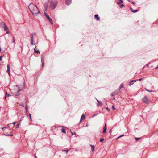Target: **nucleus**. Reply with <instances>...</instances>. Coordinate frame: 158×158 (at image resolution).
I'll use <instances>...</instances> for the list:
<instances>
[{
	"label": "nucleus",
	"instance_id": "f257e3e1",
	"mask_svg": "<svg viewBox=\"0 0 158 158\" xmlns=\"http://www.w3.org/2000/svg\"><path fill=\"white\" fill-rule=\"evenodd\" d=\"M28 8L32 14H37L40 13V11L36 6L33 3H31L28 6Z\"/></svg>",
	"mask_w": 158,
	"mask_h": 158
},
{
	"label": "nucleus",
	"instance_id": "f03ea898",
	"mask_svg": "<svg viewBox=\"0 0 158 158\" xmlns=\"http://www.w3.org/2000/svg\"><path fill=\"white\" fill-rule=\"evenodd\" d=\"M58 2L57 1L55 0H51L50 2L49 5V8L51 10L54 9L57 5Z\"/></svg>",
	"mask_w": 158,
	"mask_h": 158
},
{
	"label": "nucleus",
	"instance_id": "7ed1b4c3",
	"mask_svg": "<svg viewBox=\"0 0 158 158\" xmlns=\"http://www.w3.org/2000/svg\"><path fill=\"white\" fill-rule=\"evenodd\" d=\"M36 35V33H32L30 35V38H31V45H35V43H33V40H34V38L35 37V36L34 37V36H35Z\"/></svg>",
	"mask_w": 158,
	"mask_h": 158
},
{
	"label": "nucleus",
	"instance_id": "20e7f679",
	"mask_svg": "<svg viewBox=\"0 0 158 158\" xmlns=\"http://www.w3.org/2000/svg\"><path fill=\"white\" fill-rule=\"evenodd\" d=\"M118 90H115L113 93H111L110 94V95L111 96H114V95H117L118 93Z\"/></svg>",
	"mask_w": 158,
	"mask_h": 158
},
{
	"label": "nucleus",
	"instance_id": "39448f33",
	"mask_svg": "<svg viewBox=\"0 0 158 158\" xmlns=\"http://www.w3.org/2000/svg\"><path fill=\"white\" fill-rule=\"evenodd\" d=\"M44 14L47 19L49 20L50 23L52 24H53V23L52 19L50 18L48 15L46 14V13L45 12Z\"/></svg>",
	"mask_w": 158,
	"mask_h": 158
},
{
	"label": "nucleus",
	"instance_id": "423d86ee",
	"mask_svg": "<svg viewBox=\"0 0 158 158\" xmlns=\"http://www.w3.org/2000/svg\"><path fill=\"white\" fill-rule=\"evenodd\" d=\"M142 101L143 102L147 104H148L149 103L147 97L146 96H145L143 98V99H142Z\"/></svg>",
	"mask_w": 158,
	"mask_h": 158
},
{
	"label": "nucleus",
	"instance_id": "0eeeda50",
	"mask_svg": "<svg viewBox=\"0 0 158 158\" xmlns=\"http://www.w3.org/2000/svg\"><path fill=\"white\" fill-rule=\"evenodd\" d=\"M41 61L42 62V67H43L44 65V58L43 57H42V56H41Z\"/></svg>",
	"mask_w": 158,
	"mask_h": 158
},
{
	"label": "nucleus",
	"instance_id": "6e6552de",
	"mask_svg": "<svg viewBox=\"0 0 158 158\" xmlns=\"http://www.w3.org/2000/svg\"><path fill=\"white\" fill-rule=\"evenodd\" d=\"M71 0H66L65 2V4L67 5H69L71 3Z\"/></svg>",
	"mask_w": 158,
	"mask_h": 158
},
{
	"label": "nucleus",
	"instance_id": "1a4fd4ad",
	"mask_svg": "<svg viewBox=\"0 0 158 158\" xmlns=\"http://www.w3.org/2000/svg\"><path fill=\"white\" fill-rule=\"evenodd\" d=\"M96 99L97 102H98V103L97 105V106H99L102 105V104L101 102H100V101H99L97 99Z\"/></svg>",
	"mask_w": 158,
	"mask_h": 158
},
{
	"label": "nucleus",
	"instance_id": "9d476101",
	"mask_svg": "<svg viewBox=\"0 0 158 158\" xmlns=\"http://www.w3.org/2000/svg\"><path fill=\"white\" fill-rule=\"evenodd\" d=\"M15 123H16L15 122H14L12 123H10L8 125H9V127H10V125H12V126L11 127V128H12L14 127V125L15 124Z\"/></svg>",
	"mask_w": 158,
	"mask_h": 158
},
{
	"label": "nucleus",
	"instance_id": "9b49d317",
	"mask_svg": "<svg viewBox=\"0 0 158 158\" xmlns=\"http://www.w3.org/2000/svg\"><path fill=\"white\" fill-rule=\"evenodd\" d=\"M130 10H131V12L133 13H135L138 11V10H133V8L132 7L130 8Z\"/></svg>",
	"mask_w": 158,
	"mask_h": 158
},
{
	"label": "nucleus",
	"instance_id": "f8f14e48",
	"mask_svg": "<svg viewBox=\"0 0 158 158\" xmlns=\"http://www.w3.org/2000/svg\"><path fill=\"white\" fill-rule=\"evenodd\" d=\"M94 18L95 19H96L98 20L99 21L100 20V18L98 16V15L97 14H96L94 15Z\"/></svg>",
	"mask_w": 158,
	"mask_h": 158
},
{
	"label": "nucleus",
	"instance_id": "ddd939ff",
	"mask_svg": "<svg viewBox=\"0 0 158 158\" xmlns=\"http://www.w3.org/2000/svg\"><path fill=\"white\" fill-rule=\"evenodd\" d=\"M106 131V124H105V126L103 128V133H105Z\"/></svg>",
	"mask_w": 158,
	"mask_h": 158
},
{
	"label": "nucleus",
	"instance_id": "4468645a",
	"mask_svg": "<svg viewBox=\"0 0 158 158\" xmlns=\"http://www.w3.org/2000/svg\"><path fill=\"white\" fill-rule=\"evenodd\" d=\"M85 115L84 114H82L81 117V120H80V123H81V119H85Z\"/></svg>",
	"mask_w": 158,
	"mask_h": 158
},
{
	"label": "nucleus",
	"instance_id": "2eb2a0df",
	"mask_svg": "<svg viewBox=\"0 0 158 158\" xmlns=\"http://www.w3.org/2000/svg\"><path fill=\"white\" fill-rule=\"evenodd\" d=\"M5 30H6L8 29V27L5 24L2 27Z\"/></svg>",
	"mask_w": 158,
	"mask_h": 158
},
{
	"label": "nucleus",
	"instance_id": "dca6fc26",
	"mask_svg": "<svg viewBox=\"0 0 158 158\" xmlns=\"http://www.w3.org/2000/svg\"><path fill=\"white\" fill-rule=\"evenodd\" d=\"M5 24H4L3 22H2L0 23V26L1 27H3V26Z\"/></svg>",
	"mask_w": 158,
	"mask_h": 158
},
{
	"label": "nucleus",
	"instance_id": "f3484780",
	"mask_svg": "<svg viewBox=\"0 0 158 158\" xmlns=\"http://www.w3.org/2000/svg\"><path fill=\"white\" fill-rule=\"evenodd\" d=\"M34 50L35 51V52H36V53H40V51H39V50H36V47H35V48H34Z\"/></svg>",
	"mask_w": 158,
	"mask_h": 158
},
{
	"label": "nucleus",
	"instance_id": "a211bd4d",
	"mask_svg": "<svg viewBox=\"0 0 158 158\" xmlns=\"http://www.w3.org/2000/svg\"><path fill=\"white\" fill-rule=\"evenodd\" d=\"M27 110H28V106H27V104L26 103V107H25V111L26 113L27 112Z\"/></svg>",
	"mask_w": 158,
	"mask_h": 158
},
{
	"label": "nucleus",
	"instance_id": "6ab92c4d",
	"mask_svg": "<svg viewBox=\"0 0 158 158\" xmlns=\"http://www.w3.org/2000/svg\"><path fill=\"white\" fill-rule=\"evenodd\" d=\"M133 81H131L129 83V85L130 86H131L133 85Z\"/></svg>",
	"mask_w": 158,
	"mask_h": 158
},
{
	"label": "nucleus",
	"instance_id": "aec40b11",
	"mask_svg": "<svg viewBox=\"0 0 158 158\" xmlns=\"http://www.w3.org/2000/svg\"><path fill=\"white\" fill-rule=\"evenodd\" d=\"M10 96V94H8L6 92L5 93V99H6V97H9Z\"/></svg>",
	"mask_w": 158,
	"mask_h": 158
},
{
	"label": "nucleus",
	"instance_id": "412c9836",
	"mask_svg": "<svg viewBox=\"0 0 158 158\" xmlns=\"http://www.w3.org/2000/svg\"><path fill=\"white\" fill-rule=\"evenodd\" d=\"M123 83H121L119 89H121V88H123Z\"/></svg>",
	"mask_w": 158,
	"mask_h": 158
},
{
	"label": "nucleus",
	"instance_id": "4be33fe9",
	"mask_svg": "<svg viewBox=\"0 0 158 158\" xmlns=\"http://www.w3.org/2000/svg\"><path fill=\"white\" fill-rule=\"evenodd\" d=\"M90 145L91 147L92 151H93L94 149V145Z\"/></svg>",
	"mask_w": 158,
	"mask_h": 158
},
{
	"label": "nucleus",
	"instance_id": "5701e85b",
	"mask_svg": "<svg viewBox=\"0 0 158 158\" xmlns=\"http://www.w3.org/2000/svg\"><path fill=\"white\" fill-rule=\"evenodd\" d=\"M62 132L64 133H66L65 129L63 128L62 129Z\"/></svg>",
	"mask_w": 158,
	"mask_h": 158
},
{
	"label": "nucleus",
	"instance_id": "b1692460",
	"mask_svg": "<svg viewBox=\"0 0 158 158\" xmlns=\"http://www.w3.org/2000/svg\"><path fill=\"white\" fill-rule=\"evenodd\" d=\"M6 71L8 73L9 75L10 76V69H7Z\"/></svg>",
	"mask_w": 158,
	"mask_h": 158
},
{
	"label": "nucleus",
	"instance_id": "393cba45",
	"mask_svg": "<svg viewBox=\"0 0 158 158\" xmlns=\"http://www.w3.org/2000/svg\"><path fill=\"white\" fill-rule=\"evenodd\" d=\"M140 138H140H140H136V137L135 138V139L136 141L138 140L139 139H140Z\"/></svg>",
	"mask_w": 158,
	"mask_h": 158
},
{
	"label": "nucleus",
	"instance_id": "a878e982",
	"mask_svg": "<svg viewBox=\"0 0 158 158\" xmlns=\"http://www.w3.org/2000/svg\"><path fill=\"white\" fill-rule=\"evenodd\" d=\"M3 135H5V136H12V135H6L5 134H4Z\"/></svg>",
	"mask_w": 158,
	"mask_h": 158
},
{
	"label": "nucleus",
	"instance_id": "bb28decb",
	"mask_svg": "<svg viewBox=\"0 0 158 158\" xmlns=\"http://www.w3.org/2000/svg\"><path fill=\"white\" fill-rule=\"evenodd\" d=\"M7 69H10V66L9 64H8L7 65Z\"/></svg>",
	"mask_w": 158,
	"mask_h": 158
},
{
	"label": "nucleus",
	"instance_id": "cd10ccee",
	"mask_svg": "<svg viewBox=\"0 0 158 158\" xmlns=\"http://www.w3.org/2000/svg\"><path fill=\"white\" fill-rule=\"evenodd\" d=\"M106 110L108 111V112H109L110 111V109H109V108L108 107H106Z\"/></svg>",
	"mask_w": 158,
	"mask_h": 158
},
{
	"label": "nucleus",
	"instance_id": "c85d7f7f",
	"mask_svg": "<svg viewBox=\"0 0 158 158\" xmlns=\"http://www.w3.org/2000/svg\"><path fill=\"white\" fill-rule=\"evenodd\" d=\"M29 117H30V119L31 120V121L32 120V118H31V114L30 113H29Z\"/></svg>",
	"mask_w": 158,
	"mask_h": 158
},
{
	"label": "nucleus",
	"instance_id": "c756f323",
	"mask_svg": "<svg viewBox=\"0 0 158 158\" xmlns=\"http://www.w3.org/2000/svg\"><path fill=\"white\" fill-rule=\"evenodd\" d=\"M104 140V138H102L100 140V141L101 142H103Z\"/></svg>",
	"mask_w": 158,
	"mask_h": 158
},
{
	"label": "nucleus",
	"instance_id": "7c9ffc66",
	"mask_svg": "<svg viewBox=\"0 0 158 158\" xmlns=\"http://www.w3.org/2000/svg\"><path fill=\"white\" fill-rule=\"evenodd\" d=\"M124 6V5L123 4H121L120 6L119 7L120 8H122Z\"/></svg>",
	"mask_w": 158,
	"mask_h": 158
},
{
	"label": "nucleus",
	"instance_id": "2f4dec72",
	"mask_svg": "<svg viewBox=\"0 0 158 158\" xmlns=\"http://www.w3.org/2000/svg\"><path fill=\"white\" fill-rule=\"evenodd\" d=\"M20 105L21 106H22L23 107H24V104H23V103H20Z\"/></svg>",
	"mask_w": 158,
	"mask_h": 158
},
{
	"label": "nucleus",
	"instance_id": "473e14b6",
	"mask_svg": "<svg viewBox=\"0 0 158 158\" xmlns=\"http://www.w3.org/2000/svg\"><path fill=\"white\" fill-rule=\"evenodd\" d=\"M98 114V113H97L96 114H94V115L92 116V118L96 116Z\"/></svg>",
	"mask_w": 158,
	"mask_h": 158
},
{
	"label": "nucleus",
	"instance_id": "72a5a7b5",
	"mask_svg": "<svg viewBox=\"0 0 158 158\" xmlns=\"http://www.w3.org/2000/svg\"><path fill=\"white\" fill-rule=\"evenodd\" d=\"M124 136V135L123 134V135H122L119 136L118 137L117 139H118V138H120V137H123Z\"/></svg>",
	"mask_w": 158,
	"mask_h": 158
},
{
	"label": "nucleus",
	"instance_id": "f704fd0d",
	"mask_svg": "<svg viewBox=\"0 0 158 158\" xmlns=\"http://www.w3.org/2000/svg\"><path fill=\"white\" fill-rule=\"evenodd\" d=\"M69 150V149H67V150H64V151L66 152V153H67L68 152Z\"/></svg>",
	"mask_w": 158,
	"mask_h": 158
},
{
	"label": "nucleus",
	"instance_id": "c9c22d12",
	"mask_svg": "<svg viewBox=\"0 0 158 158\" xmlns=\"http://www.w3.org/2000/svg\"><path fill=\"white\" fill-rule=\"evenodd\" d=\"M20 48L21 49V51H22V50H23V47L22 46H20Z\"/></svg>",
	"mask_w": 158,
	"mask_h": 158
},
{
	"label": "nucleus",
	"instance_id": "e433bc0d",
	"mask_svg": "<svg viewBox=\"0 0 158 158\" xmlns=\"http://www.w3.org/2000/svg\"><path fill=\"white\" fill-rule=\"evenodd\" d=\"M129 2H130L133 4H135V2H130V1H129Z\"/></svg>",
	"mask_w": 158,
	"mask_h": 158
},
{
	"label": "nucleus",
	"instance_id": "4c0bfd02",
	"mask_svg": "<svg viewBox=\"0 0 158 158\" xmlns=\"http://www.w3.org/2000/svg\"><path fill=\"white\" fill-rule=\"evenodd\" d=\"M15 41V39L14 37H13V39L12 41V42L14 43Z\"/></svg>",
	"mask_w": 158,
	"mask_h": 158
},
{
	"label": "nucleus",
	"instance_id": "58836bf2",
	"mask_svg": "<svg viewBox=\"0 0 158 158\" xmlns=\"http://www.w3.org/2000/svg\"><path fill=\"white\" fill-rule=\"evenodd\" d=\"M19 124H17V126H16V128H18L19 127Z\"/></svg>",
	"mask_w": 158,
	"mask_h": 158
},
{
	"label": "nucleus",
	"instance_id": "ea45409f",
	"mask_svg": "<svg viewBox=\"0 0 158 158\" xmlns=\"http://www.w3.org/2000/svg\"><path fill=\"white\" fill-rule=\"evenodd\" d=\"M146 90L149 92H152V91H151V90H148L147 89H146Z\"/></svg>",
	"mask_w": 158,
	"mask_h": 158
},
{
	"label": "nucleus",
	"instance_id": "a19ab883",
	"mask_svg": "<svg viewBox=\"0 0 158 158\" xmlns=\"http://www.w3.org/2000/svg\"><path fill=\"white\" fill-rule=\"evenodd\" d=\"M71 134H72V135H75V132H74V133H73L71 131Z\"/></svg>",
	"mask_w": 158,
	"mask_h": 158
},
{
	"label": "nucleus",
	"instance_id": "79ce46f5",
	"mask_svg": "<svg viewBox=\"0 0 158 158\" xmlns=\"http://www.w3.org/2000/svg\"><path fill=\"white\" fill-rule=\"evenodd\" d=\"M112 109H113V110H114L115 109V108L113 106H112Z\"/></svg>",
	"mask_w": 158,
	"mask_h": 158
},
{
	"label": "nucleus",
	"instance_id": "37998d69",
	"mask_svg": "<svg viewBox=\"0 0 158 158\" xmlns=\"http://www.w3.org/2000/svg\"><path fill=\"white\" fill-rule=\"evenodd\" d=\"M149 64H150L149 63H148L147 64H146V66L147 67H148L149 66Z\"/></svg>",
	"mask_w": 158,
	"mask_h": 158
},
{
	"label": "nucleus",
	"instance_id": "c03bdc74",
	"mask_svg": "<svg viewBox=\"0 0 158 158\" xmlns=\"http://www.w3.org/2000/svg\"><path fill=\"white\" fill-rule=\"evenodd\" d=\"M121 3H120V2H117V4L118 5H119Z\"/></svg>",
	"mask_w": 158,
	"mask_h": 158
},
{
	"label": "nucleus",
	"instance_id": "a18cd8bd",
	"mask_svg": "<svg viewBox=\"0 0 158 158\" xmlns=\"http://www.w3.org/2000/svg\"><path fill=\"white\" fill-rule=\"evenodd\" d=\"M155 69H158V65H157V67H156L155 68Z\"/></svg>",
	"mask_w": 158,
	"mask_h": 158
},
{
	"label": "nucleus",
	"instance_id": "49530a36",
	"mask_svg": "<svg viewBox=\"0 0 158 158\" xmlns=\"http://www.w3.org/2000/svg\"><path fill=\"white\" fill-rule=\"evenodd\" d=\"M120 1V3H123V1L122 0H119Z\"/></svg>",
	"mask_w": 158,
	"mask_h": 158
},
{
	"label": "nucleus",
	"instance_id": "de8ad7c7",
	"mask_svg": "<svg viewBox=\"0 0 158 158\" xmlns=\"http://www.w3.org/2000/svg\"><path fill=\"white\" fill-rule=\"evenodd\" d=\"M6 128V127H3L2 128V130H3L4 129V128Z\"/></svg>",
	"mask_w": 158,
	"mask_h": 158
},
{
	"label": "nucleus",
	"instance_id": "09e8293b",
	"mask_svg": "<svg viewBox=\"0 0 158 158\" xmlns=\"http://www.w3.org/2000/svg\"><path fill=\"white\" fill-rule=\"evenodd\" d=\"M20 91H21V89H19V90L18 91V92H17V93H18V92H19Z\"/></svg>",
	"mask_w": 158,
	"mask_h": 158
},
{
	"label": "nucleus",
	"instance_id": "8fccbe9b",
	"mask_svg": "<svg viewBox=\"0 0 158 158\" xmlns=\"http://www.w3.org/2000/svg\"><path fill=\"white\" fill-rule=\"evenodd\" d=\"M131 81H133V82H136V80H131Z\"/></svg>",
	"mask_w": 158,
	"mask_h": 158
},
{
	"label": "nucleus",
	"instance_id": "3c124183",
	"mask_svg": "<svg viewBox=\"0 0 158 158\" xmlns=\"http://www.w3.org/2000/svg\"><path fill=\"white\" fill-rule=\"evenodd\" d=\"M142 78H140L139 79V81H141L142 80Z\"/></svg>",
	"mask_w": 158,
	"mask_h": 158
},
{
	"label": "nucleus",
	"instance_id": "603ef678",
	"mask_svg": "<svg viewBox=\"0 0 158 158\" xmlns=\"http://www.w3.org/2000/svg\"><path fill=\"white\" fill-rule=\"evenodd\" d=\"M9 32L8 31H7L6 32V34H8L9 33Z\"/></svg>",
	"mask_w": 158,
	"mask_h": 158
},
{
	"label": "nucleus",
	"instance_id": "864d4df0",
	"mask_svg": "<svg viewBox=\"0 0 158 158\" xmlns=\"http://www.w3.org/2000/svg\"><path fill=\"white\" fill-rule=\"evenodd\" d=\"M113 99L114 100L115 99V97L114 96H113Z\"/></svg>",
	"mask_w": 158,
	"mask_h": 158
},
{
	"label": "nucleus",
	"instance_id": "5fc2aeb1",
	"mask_svg": "<svg viewBox=\"0 0 158 158\" xmlns=\"http://www.w3.org/2000/svg\"><path fill=\"white\" fill-rule=\"evenodd\" d=\"M12 126V125H10V127H9L10 128H11V127Z\"/></svg>",
	"mask_w": 158,
	"mask_h": 158
},
{
	"label": "nucleus",
	"instance_id": "6e6d98bb",
	"mask_svg": "<svg viewBox=\"0 0 158 158\" xmlns=\"http://www.w3.org/2000/svg\"><path fill=\"white\" fill-rule=\"evenodd\" d=\"M45 10L46 11H47V9H46Z\"/></svg>",
	"mask_w": 158,
	"mask_h": 158
},
{
	"label": "nucleus",
	"instance_id": "4d7b16f0",
	"mask_svg": "<svg viewBox=\"0 0 158 158\" xmlns=\"http://www.w3.org/2000/svg\"><path fill=\"white\" fill-rule=\"evenodd\" d=\"M144 67H145V66H144V67H143V69H144Z\"/></svg>",
	"mask_w": 158,
	"mask_h": 158
},
{
	"label": "nucleus",
	"instance_id": "13d9d810",
	"mask_svg": "<svg viewBox=\"0 0 158 158\" xmlns=\"http://www.w3.org/2000/svg\"><path fill=\"white\" fill-rule=\"evenodd\" d=\"M35 158H37V157L36 156H35Z\"/></svg>",
	"mask_w": 158,
	"mask_h": 158
}]
</instances>
